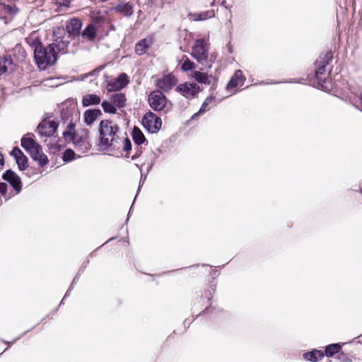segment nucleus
I'll use <instances>...</instances> for the list:
<instances>
[{
    "label": "nucleus",
    "mask_w": 362,
    "mask_h": 362,
    "mask_svg": "<svg viewBox=\"0 0 362 362\" xmlns=\"http://www.w3.org/2000/svg\"><path fill=\"white\" fill-rule=\"evenodd\" d=\"M99 146L103 151L115 152L123 150L128 153L132 149L129 139L122 134L119 127L113 121L103 119L98 126ZM129 158V153L125 156Z\"/></svg>",
    "instance_id": "obj_1"
},
{
    "label": "nucleus",
    "mask_w": 362,
    "mask_h": 362,
    "mask_svg": "<svg viewBox=\"0 0 362 362\" xmlns=\"http://www.w3.org/2000/svg\"><path fill=\"white\" fill-rule=\"evenodd\" d=\"M66 47V42H59L58 40L47 47L37 43L34 49V58L37 66L45 70L47 66L53 65L57 61L58 53L64 52Z\"/></svg>",
    "instance_id": "obj_2"
},
{
    "label": "nucleus",
    "mask_w": 362,
    "mask_h": 362,
    "mask_svg": "<svg viewBox=\"0 0 362 362\" xmlns=\"http://www.w3.org/2000/svg\"><path fill=\"white\" fill-rule=\"evenodd\" d=\"M332 56L327 53L323 58L317 59L315 62V78L319 88L325 91H329L331 88V83L328 78L331 69L329 66V61Z\"/></svg>",
    "instance_id": "obj_3"
},
{
    "label": "nucleus",
    "mask_w": 362,
    "mask_h": 362,
    "mask_svg": "<svg viewBox=\"0 0 362 362\" xmlns=\"http://www.w3.org/2000/svg\"><path fill=\"white\" fill-rule=\"evenodd\" d=\"M33 134H27L21 139V146L37 161L40 166L43 167L48 163V158L42 152V147L33 138Z\"/></svg>",
    "instance_id": "obj_4"
},
{
    "label": "nucleus",
    "mask_w": 362,
    "mask_h": 362,
    "mask_svg": "<svg viewBox=\"0 0 362 362\" xmlns=\"http://www.w3.org/2000/svg\"><path fill=\"white\" fill-rule=\"evenodd\" d=\"M191 55L201 65H206L209 68L211 67V59L209 60L211 64H208L209 47L204 39H197L194 42Z\"/></svg>",
    "instance_id": "obj_5"
},
{
    "label": "nucleus",
    "mask_w": 362,
    "mask_h": 362,
    "mask_svg": "<svg viewBox=\"0 0 362 362\" xmlns=\"http://www.w3.org/2000/svg\"><path fill=\"white\" fill-rule=\"evenodd\" d=\"M71 141L73 142L76 151L79 153H86L90 149L91 145L88 141V132L86 129L77 132Z\"/></svg>",
    "instance_id": "obj_6"
},
{
    "label": "nucleus",
    "mask_w": 362,
    "mask_h": 362,
    "mask_svg": "<svg viewBox=\"0 0 362 362\" xmlns=\"http://www.w3.org/2000/svg\"><path fill=\"white\" fill-rule=\"evenodd\" d=\"M150 107L156 112H160L165 109L167 105V98L160 90H153L148 98Z\"/></svg>",
    "instance_id": "obj_7"
},
{
    "label": "nucleus",
    "mask_w": 362,
    "mask_h": 362,
    "mask_svg": "<svg viewBox=\"0 0 362 362\" xmlns=\"http://www.w3.org/2000/svg\"><path fill=\"white\" fill-rule=\"evenodd\" d=\"M142 123L146 129L151 133L158 132L162 126L161 119L151 111L144 115Z\"/></svg>",
    "instance_id": "obj_8"
},
{
    "label": "nucleus",
    "mask_w": 362,
    "mask_h": 362,
    "mask_svg": "<svg viewBox=\"0 0 362 362\" xmlns=\"http://www.w3.org/2000/svg\"><path fill=\"white\" fill-rule=\"evenodd\" d=\"M57 127V122L47 118L38 124L36 131L41 137H50L55 133Z\"/></svg>",
    "instance_id": "obj_9"
},
{
    "label": "nucleus",
    "mask_w": 362,
    "mask_h": 362,
    "mask_svg": "<svg viewBox=\"0 0 362 362\" xmlns=\"http://www.w3.org/2000/svg\"><path fill=\"white\" fill-rule=\"evenodd\" d=\"M110 11L130 18L134 14V5L130 2L119 1L110 8Z\"/></svg>",
    "instance_id": "obj_10"
},
{
    "label": "nucleus",
    "mask_w": 362,
    "mask_h": 362,
    "mask_svg": "<svg viewBox=\"0 0 362 362\" xmlns=\"http://www.w3.org/2000/svg\"><path fill=\"white\" fill-rule=\"evenodd\" d=\"M3 179L8 182L16 191V194H18L22 189V183L20 177L11 170H6L2 176Z\"/></svg>",
    "instance_id": "obj_11"
},
{
    "label": "nucleus",
    "mask_w": 362,
    "mask_h": 362,
    "mask_svg": "<svg viewBox=\"0 0 362 362\" xmlns=\"http://www.w3.org/2000/svg\"><path fill=\"white\" fill-rule=\"evenodd\" d=\"M176 90L186 98H192L199 92V88L196 83H185L179 85Z\"/></svg>",
    "instance_id": "obj_12"
},
{
    "label": "nucleus",
    "mask_w": 362,
    "mask_h": 362,
    "mask_svg": "<svg viewBox=\"0 0 362 362\" xmlns=\"http://www.w3.org/2000/svg\"><path fill=\"white\" fill-rule=\"evenodd\" d=\"M177 82V78L172 74L164 75L157 81V86L163 91L168 92L174 87Z\"/></svg>",
    "instance_id": "obj_13"
},
{
    "label": "nucleus",
    "mask_w": 362,
    "mask_h": 362,
    "mask_svg": "<svg viewBox=\"0 0 362 362\" xmlns=\"http://www.w3.org/2000/svg\"><path fill=\"white\" fill-rule=\"evenodd\" d=\"M160 151L159 149H156V151H151L148 152L146 154V158L144 162H142L140 165L139 163H136V165L139 168L140 170L141 168L145 165H147V173H148L154 164L156 162L157 158L159 156Z\"/></svg>",
    "instance_id": "obj_14"
},
{
    "label": "nucleus",
    "mask_w": 362,
    "mask_h": 362,
    "mask_svg": "<svg viewBox=\"0 0 362 362\" xmlns=\"http://www.w3.org/2000/svg\"><path fill=\"white\" fill-rule=\"evenodd\" d=\"M245 80L246 78L243 76L242 71L238 69L235 71L233 76L231 77L226 88L228 90H231L237 87H241L244 85Z\"/></svg>",
    "instance_id": "obj_15"
},
{
    "label": "nucleus",
    "mask_w": 362,
    "mask_h": 362,
    "mask_svg": "<svg viewBox=\"0 0 362 362\" xmlns=\"http://www.w3.org/2000/svg\"><path fill=\"white\" fill-rule=\"evenodd\" d=\"M101 115L102 112L100 109L86 110L83 114V122L86 126L91 127Z\"/></svg>",
    "instance_id": "obj_16"
},
{
    "label": "nucleus",
    "mask_w": 362,
    "mask_h": 362,
    "mask_svg": "<svg viewBox=\"0 0 362 362\" xmlns=\"http://www.w3.org/2000/svg\"><path fill=\"white\" fill-rule=\"evenodd\" d=\"M82 27L81 21L76 18H71L66 24V30L72 36H78Z\"/></svg>",
    "instance_id": "obj_17"
},
{
    "label": "nucleus",
    "mask_w": 362,
    "mask_h": 362,
    "mask_svg": "<svg viewBox=\"0 0 362 362\" xmlns=\"http://www.w3.org/2000/svg\"><path fill=\"white\" fill-rule=\"evenodd\" d=\"M192 76L199 83L209 85L211 83V81H215L216 79L212 75H208L206 73H203L199 71H195L192 73Z\"/></svg>",
    "instance_id": "obj_18"
},
{
    "label": "nucleus",
    "mask_w": 362,
    "mask_h": 362,
    "mask_svg": "<svg viewBox=\"0 0 362 362\" xmlns=\"http://www.w3.org/2000/svg\"><path fill=\"white\" fill-rule=\"evenodd\" d=\"M101 98L96 94H86L82 98V105L83 107H88L90 105H96L100 104Z\"/></svg>",
    "instance_id": "obj_19"
},
{
    "label": "nucleus",
    "mask_w": 362,
    "mask_h": 362,
    "mask_svg": "<svg viewBox=\"0 0 362 362\" xmlns=\"http://www.w3.org/2000/svg\"><path fill=\"white\" fill-rule=\"evenodd\" d=\"M215 101V97L214 96H212V95H210L209 97H207L205 100L203 102L199 110L194 113L192 116V119H195L198 116L205 113L206 112L209 111L211 107L209 106V105L211 103H212L213 102Z\"/></svg>",
    "instance_id": "obj_20"
},
{
    "label": "nucleus",
    "mask_w": 362,
    "mask_h": 362,
    "mask_svg": "<svg viewBox=\"0 0 362 362\" xmlns=\"http://www.w3.org/2000/svg\"><path fill=\"white\" fill-rule=\"evenodd\" d=\"M97 29L94 24L90 23L81 33V36L89 41H93L96 37Z\"/></svg>",
    "instance_id": "obj_21"
},
{
    "label": "nucleus",
    "mask_w": 362,
    "mask_h": 362,
    "mask_svg": "<svg viewBox=\"0 0 362 362\" xmlns=\"http://www.w3.org/2000/svg\"><path fill=\"white\" fill-rule=\"evenodd\" d=\"M151 45V40L144 38L139 41L135 46V52L139 55H142L146 53L148 48Z\"/></svg>",
    "instance_id": "obj_22"
},
{
    "label": "nucleus",
    "mask_w": 362,
    "mask_h": 362,
    "mask_svg": "<svg viewBox=\"0 0 362 362\" xmlns=\"http://www.w3.org/2000/svg\"><path fill=\"white\" fill-rule=\"evenodd\" d=\"M325 356V354L320 350L314 349L312 351L305 353L303 358L312 362H317L320 361Z\"/></svg>",
    "instance_id": "obj_23"
},
{
    "label": "nucleus",
    "mask_w": 362,
    "mask_h": 362,
    "mask_svg": "<svg viewBox=\"0 0 362 362\" xmlns=\"http://www.w3.org/2000/svg\"><path fill=\"white\" fill-rule=\"evenodd\" d=\"M132 137L134 142L136 146H140L145 143L147 144L143 132L138 127H134L132 131Z\"/></svg>",
    "instance_id": "obj_24"
},
{
    "label": "nucleus",
    "mask_w": 362,
    "mask_h": 362,
    "mask_svg": "<svg viewBox=\"0 0 362 362\" xmlns=\"http://www.w3.org/2000/svg\"><path fill=\"white\" fill-rule=\"evenodd\" d=\"M111 101L117 107H123L125 106L126 98L122 93H115L111 95Z\"/></svg>",
    "instance_id": "obj_25"
},
{
    "label": "nucleus",
    "mask_w": 362,
    "mask_h": 362,
    "mask_svg": "<svg viewBox=\"0 0 362 362\" xmlns=\"http://www.w3.org/2000/svg\"><path fill=\"white\" fill-rule=\"evenodd\" d=\"M341 345L339 344H332L326 346L325 354L327 356H333L335 354H337L341 350Z\"/></svg>",
    "instance_id": "obj_26"
},
{
    "label": "nucleus",
    "mask_w": 362,
    "mask_h": 362,
    "mask_svg": "<svg viewBox=\"0 0 362 362\" xmlns=\"http://www.w3.org/2000/svg\"><path fill=\"white\" fill-rule=\"evenodd\" d=\"M181 61H183L181 65V69L183 71H188L194 69L195 64L187 56L183 55Z\"/></svg>",
    "instance_id": "obj_27"
},
{
    "label": "nucleus",
    "mask_w": 362,
    "mask_h": 362,
    "mask_svg": "<svg viewBox=\"0 0 362 362\" xmlns=\"http://www.w3.org/2000/svg\"><path fill=\"white\" fill-rule=\"evenodd\" d=\"M101 106L103 109V111L106 113L115 114L117 112V107L113 104L112 101L103 100L101 103Z\"/></svg>",
    "instance_id": "obj_28"
},
{
    "label": "nucleus",
    "mask_w": 362,
    "mask_h": 362,
    "mask_svg": "<svg viewBox=\"0 0 362 362\" xmlns=\"http://www.w3.org/2000/svg\"><path fill=\"white\" fill-rule=\"evenodd\" d=\"M74 127V124L70 123L68 124L66 130L63 132L66 141H71L76 134L77 132H75Z\"/></svg>",
    "instance_id": "obj_29"
},
{
    "label": "nucleus",
    "mask_w": 362,
    "mask_h": 362,
    "mask_svg": "<svg viewBox=\"0 0 362 362\" xmlns=\"http://www.w3.org/2000/svg\"><path fill=\"white\" fill-rule=\"evenodd\" d=\"M122 88H123V87L119 83V82L117 80V78L110 81L107 86V90L108 92L116 91V90H121Z\"/></svg>",
    "instance_id": "obj_30"
},
{
    "label": "nucleus",
    "mask_w": 362,
    "mask_h": 362,
    "mask_svg": "<svg viewBox=\"0 0 362 362\" xmlns=\"http://www.w3.org/2000/svg\"><path fill=\"white\" fill-rule=\"evenodd\" d=\"M212 16H213V14L211 11H206V12L193 14L194 21H204V20H206L207 18H209Z\"/></svg>",
    "instance_id": "obj_31"
},
{
    "label": "nucleus",
    "mask_w": 362,
    "mask_h": 362,
    "mask_svg": "<svg viewBox=\"0 0 362 362\" xmlns=\"http://www.w3.org/2000/svg\"><path fill=\"white\" fill-rule=\"evenodd\" d=\"M16 161L20 170H25L27 167L28 158L23 153L17 158Z\"/></svg>",
    "instance_id": "obj_32"
},
{
    "label": "nucleus",
    "mask_w": 362,
    "mask_h": 362,
    "mask_svg": "<svg viewBox=\"0 0 362 362\" xmlns=\"http://www.w3.org/2000/svg\"><path fill=\"white\" fill-rule=\"evenodd\" d=\"M75 155L76 153L73 150L70 148L66 149L63 154V160L65 162L71 161L75 158Z\"/></svg>",
    "instance_id": "obj_33"
},
{
    "label": "nucleus",
    "mask_w": 362,
    "mask_h": 362,
    "mask_svg": "<svg viewBox=\"0 0 362 362\" xmlns=\"http://www.w3.org/2000/svg\"><path fill=\"white\" fill-rule=\"evenodd\" d=\"M116 78L123 88L125 87L129 83L128 77L126 74H121Z\"/></svg>",
    "instance_id": "obj_34"
},
{
    "label": "nucleus",
    "mask_w": 362,
    "mask_h": 362,
    "mask_svg": "<svg viewBox=\"0 0 362 362\" xmlns=\"http://www.w3.org/2000/svg\"><path fill=\"white\" fill-rule=\"evenodd\" d=\"M134 153L133 156H132L131 158L132 160H134L139 158L143 152V147L140 146H136V147L134 148Z\"/></svg>",
    "instance_id": "obj_35"
},
{
    "label": "nucleus",
    "mask_w": 362,
    "mask_h": 362,
    "mask_svg": "<svg viewBox=\"0 0 362 362\" xmlns=\"http://www.w3.org/2000/svg\"><path fill=\"white\" fill-rule=\"evenodd\" d=\"M7 185L6 183L1 182L0 183V194L6 199H8L11 197V195L7 196Z\"/></svg>",
    "instance_id": "obj_36"
},
{
    "label": "nucleus",
    "mask_w": 362,
    "mask_h": 362,
    "mask_svg": "<svg viewBox=\"0 0 362 362\" xmlns=\"http://www.w3.org/2000/svg\"><path fill=\"white\" fill-rule=\"evenodd\" d=\"M101 69H96L88 74H83L81 76V80L84 81L86 78H87L89 76H96L98 73L100 72Z\"/></svg>",
    "instance_id": "obj_37"
},
{
    "label": "nucleus",
    "mask_w": 362,
    "mask_h": 362,
    "mask_svg": "<svg viewBox=\"0 0 362 362\" xmlns=\"http://www.w3.org/2000/svg\"><path fill=\"white\" fill-rule=\"evenodd\" d=\"M22 153L23 152L18 147H15L11 152V155L13 156L15 159H17Z\"/></svg>",
    "instance_id": "obj_38"
},
{
    "label": "nucleus",
    "mask_w": 362,
    "mask_h": 362,
    "mask_svg": "<svg viewBox=\"0 0 362 362\" xmlns=\"http://www.w3.org/2000/svg\"><path fill=\"white\" fill-rule=\"evenodd\" d=\"M5 10L9 13H16L18 11L17 8L15 6L7 5L4 6Z\"/></svg>",
    "instance_id": "obj_39"
},
{
    "label": "nucleus",
    "mask_w": 362,
    "mask_h": 362,
    "mask_svg": "<svg viewBox=\"0 0 362 362\" xmlns=\"http://www.w3.org/2000/svg\"><path fill=\"white\" fill-rule=\"evenodd\" d=\"M7 71V67L6 66V62L0 60V76L5 74Z\"/></svg>",
    "instance_id": "obj_40"
},
{
    "label": "nucleus",
    "mask_w": 362,
    "mask_h": 362,
    "mask_svg": "<svg viewBox=\"0 0 362 362\" xmlns=\"http://www.w3.org/2000/svg\"><path fill=\"white\" fill-rule=\"evenodd\" d=\"M209 292V296H206V298L209 300L210 297L212 296L213 293L215 292V288H211Z\"/></svg>",
    "instance_id": "obj_41"
},
{
    "label": "nucleus",
    "mask_w": 362,
    "mask_h": 362,
    "mask_svg": "<svg viewBox=\"0 0 362 362\" xmlns=\"http://www.w3.org/2000/svg\"><path fill=\"white\" fill-rule=\"evenodd\" d=\"M4 164V159L3 155L0 153V168L3 167Z\"/></svg>",
    "instance_id": "obj_42"
},
{
    "label": "nucleus",
    "mask_w": 362,
    "mask_h": 362,
    "mask_svg": "<svg viewBox=\"0 0 362 362\" xmlns=\"http://www.w3.org/2000/svg\"><path fill=\"white\" fill-rule=\"evenodd\" d=\"M279 82H270V83H264V82H262L260 84H263V85H268V84H275V83H278Z\"/></svg>",
    "instance_id": "obj_43"
},
{
    "label": "nucleus",
    "mask_w": 362,
    "mask_h": 362,
    "mask_svg": "<svg viewBox=\"0 0 362 362\" xmlns=\"http://www.w3.org/2000/svg\"><path fill=\"white\" fill-rule=\"evenodd\" d=\"M69 4H70V2H69V1H66L63 4V5H64V6H67V7H68V6H69Z\"/></svg>",
    "instance_id": "obj_44"
},
{
    "label": "nucleus",
    "mask_w": 362,
    "mask_h": 362,
    "mask_svg": "<svg viewBox=\"0 0 362 362\" xmlns=\"http://www.w3.org/2000/svg\"><path fill=\"white\" fill-rule=\"evenodd\" d=\"M69 293H70V290H69V291H66V293H65V295H64V296L63 300H64L66 297H67V296H69Z\"/></svg>",
    "instance_id": "obj_45"
},
{
    "label": "nucleus",
    "mask_w": 362,
    "mask_h": 362,
    "mask_svg": "<svg viewBox=\"0 0 362 362\" xmlns=\"http://www.w3.org/2000/svg\"><path fill=\"white\" fill-rule=\"evenodd\" d=\"M78 279V275L75 276V278L73 280L72 285L76 282V280Z\"/></svg>",
    "instance_id": "obj_46"
},
{
    "label": "nucleus",
    "mask_w": 362,
    "mask_h": 362,
    "mask_svg": "<svg viewBox=\"0 0 362 362\" xmlns=\"http://www.w3.org/2000/svg\"><path fill=\"white\" fill-rule=\"evenodd\" d=\"M210 310V308H206L204 310V313H209Z\"/></svg>",
    "instance_id": "obj_47"
},
{
    "label": "nucleus",
    "mask_w": 362,
    "mask_h": 362,
    "mask_svg": "<svg viewBox=\"0 0 362 362\" xmlns=\"http://www.w3.org/2000/svg\"><path fill=\"white\" fill-rule=\"evenodd\" d=\"M216 85L215 83H213V84H212V87H211V88H214V89H215V88H216Z\"/></svg>",
    "instance_id": "obj_48"
},
{
    "label": "nucleus",
    "mask_w": 362,
    "mask_h": 362,
    "mask_svg": "<svg viewBox=\"0 0 362 362\" xmlns=\"http://www.w3.org/2000/svg\"><path fill=\"white\" fill-rule=\"evenodd\" d=\"M228 50H229V52H230V53L232 52V48L230 47L228 48Z\"/></svg>",
    "instance_id": "obj_49"
},
{
    "label": "nucleus",
    "mask_w": 362,
    "mask_h": 362,
    "mask_svg": "<svg viewBox=\"0 0 362 362\" xmlns=\"http://www.w3.org/2000/svg\"><path fill=\"white\" fill-rule=\"evenodd\" d=\"M108 1V0H100V1H101V2H106V1Z\"/></svg>",
    "instance_id": "obj_50"
},
{
    "label": "nucleus",
    "mask_w": 362,
    "mask_h": 362,
    "mask_svg": "<svg viewBox=\"0 0 362 362\" xmlns=\"http://www.w3.org/2000/svg\"><path fill=\"white\" fill-rule=\"evenodd\" d=\"M113 238H110L109 240H107V242H109L110 240H112Z\"/></svg>",
    "instance_id": "obj_51"
}]
</instances>
